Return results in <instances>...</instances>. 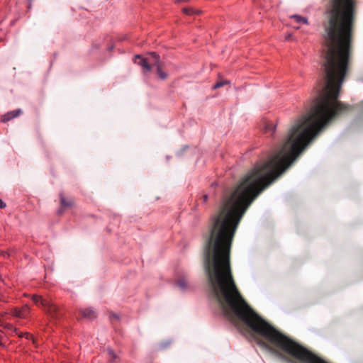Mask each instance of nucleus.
I'll list each match as a JSON object with an SVG mask.
<instances>
[{
  "label": "nucleus",
  "instance_id": "obj_1",
  "mask_svg": "<svg viewBox=\"0 0 363 363\" xmlns=\"http://www.w3.org/2000/svg\"><path fill=\"white\" fill-rule=\"evenodd\" d=\"M149 58H145L140 55H135V59L140 60L139 62L135 61V63H138L143 67V72L145 74L150 72L153 66L155 67L158 77L162 80L166 79L168 77V74L162 69L164 62L160 60V55L152 52L149 53Z\"/></svg>",
  "mask_w": 363,
  "mask_h": 363
},
{
  "label": "nucleus",
  "instance_id": "obj_2",
  "mask_svg": "<svg viewBox=\"0 0 363 363\" xmlns=\"http://www.w3.org/2000/svg\"><path fill=\"white\" fill-rule=\"evenodd\" d=\"M32 300L35 305H41L50 318L56 319L60 316L59 308L51 301L38 295H33Z\"/></svg>",
  "mask_w": 363,
  "mask_h": 363
},
{
  "label": "nucleus",
  "instance_id": "obj_3",
  "mask_svg": "<svg viewBox=\"0 0 363 363\" xmlns=\"http://www.w3.org/2000/svg\"><path fill=\"white\" fill-rule=\"evenodd\" d=\"M60 197L62 208L58 211V214H62L63 208H71L74 205V200L72 199H67L62 193L60 194Z\"/></svg>",
  "mask_w": 363,
  "mask_h": 363
},
{
  "label": "nucleus",
  "instance_id": "obj_4",
  "mask_svg": "<svg viewBox=\"0 0 363 363\" xmlns=\"http://www.w3.org/2000/svg\"><path fill=\"white\" fill-rule=\"evenodd\" d=\"M22 113V110L18 108L12 111H9L7 113L4 114L1 117V121L4 123L8 122L10 120L18 117L19 115Z\"/></svg>",
  "mask_w": 363,
  "mask_h": 363
},
{
  "label": "nucleus",
  "instance_id": "obj_5",
  "mask_svg": "<svg viewBox=\"0 0 363 363\" xmlns=\"http://www.w3.org/2000/svg\"><path fill=\"white\" fill-rule=\"evenodd\" d=\"M79 313L85 318L93 319L96 317V313L91 308L80 309Z\"/></svg>",
  "mask_w": 363,
  "mask_h": 363
},
{
  "label": "nucleus",
  "instance_id": "obj_6",
  "mask_svg": "<svg viewBox=\"0 0 363 363\" xmlns=\"http://www.w3.org/2000/svg\"><path fill=\"white\" fill-rule=\"evenodd\" d=\"M176 285L182 290H186L188 288V282L184 277H179L177 281Z\"/></svg>",
  "mask_w": 363,
  "mask_h": 363
},
{
  "label": "nucleus",
  "instance_id": "obj_7",
  "mask_svg": "<svg viewBox=\"0 0 363 363\" xmlns=\"http://www.w3.org/2000/svg\"><path fill=\"white\" fill-rule=\"evenodd\" d=\"M230 81L227 79H219L213 86V89H219L225 85L229 84Z\"/></svg>",
  "mask_w": 363,
  "mask_h": 363
},
{
  "label": "nucleus",
  "instance_id": "obj_8",
  "mask_svg": "<svg viewBox=\"0 0 363 363\" xmlns=\"http://www.w3.org/2000/svg\"><path fill=\"white\" fill-rule=\"evenodd\" d=\"M182 11L186 15H199L201 13V11L195 10L192 8H184Z\"/></svg>",
  "mask_w": 363,
  "mask_h": 363
},
{
  "label": "nucleus",
  "instance_id": "obj_9",
  "mask_svg": "<svg viewBox=\"0 0 363 363\" xmlns=\"http://www.w3.org/2000/svg\"><path fill=\"white\" fill-rule=\"evenodd\" d=\"M171 345V341L169 340H165L162 342H160L158 345L159 350H164L167 347H169Z\"/></svg>",
  "mask_w": 363,
  "mask_h": 363
},
{
  "label": "nucleus",
  "instance_id": "obj_10",
  "mask_svg": "<svg viewBox=\"0 0 363 363\" xmlns=\"http://www.w3.org/2000/svg\"><path fill=\"white\" fill-rule=\"evenodd\" d=\"M21 313L23 318H26L30 312V308L28 305H25L22 308L20 309Z\"/></svg>",
  "mask_w": 363,
  "mask_h": 363
},
{
  "label": "nucleus",
  "instance_id": "obj_11",
  "mask_svg": "<svg viewBox=\"0 0 363 363\" xmlns=\"http://www.w3.org/2000/svg\"><path fill=\"white\" fill-rule=\"evenodd\" d=\"M108 354L111 358V362H116V359L118 358L117 355L115 354L113 350L108 348Z\"/></svg>",
  "mask_w": 363,
  "mask_h": 363
},
{
  "label": "nucleus",
  "instance_id": "obj_12",
  "mask_svg": "<svg viewBox=\"0 0 363 363\" xmlns=\"http://www.w3.org/2000/svg\"><path fill=\"white\" fill-rule=\"evenodd\" d=\"M12 313L16 317L23 318L19 308H15Z\"/></svg>",
  "mask_w": 363,
  "mask_h": 363
},
{
  "label": "nucleus",
  "instance_id": "obj_13",
  "mask_svg": "<svg viewBox=\"0 0 363 363\" xmlns=\"http://www.w3.org/2000/svg\"><path fill=\"white\" fill-rule=\"evenodd\" d=\"M275 129V125L273 123H267L266 125V131L270 130L274 131Z\"/></svg>",
  "mask_w": 363,
  "mask_h": 363
},
{
  "label": "nucleus",
  "instance_id": "obj_14",
  "mask_svg": "<svg viewBox=\"0 0 363 363\" xmlns=\"http://www.w3.org/2000/svg\"><path fill=\"white\" fill-rule=\"evenodd\" d=\"M291 18H294L297 23H301L302 20V16L299 15H293L291 16Z\"/></svg>",
  "mask_w": 363,
  "mask_h": 363
},
{
  "label": "nucleus",
  "instance_id": "obj_15",
  "mask_svg": "<svg viewBox=\"0 0 363 363\" xmlns=\"http://www.w3.org/2000/svg\"><path fill=\"white\" fill-rule=\"evenodd\" d=\"M201 200L202 201V202L203 203H206L207 200H208V195L207 194H204L201 197Z\"/></svg>",
  "mask_w": 363,
  "mask_h": 363
},
{
  "label": "nucleus",
  "instance_id": "obj_16",
  "mask_svg": "<svg viewBox=\"0 0 363 363\" xmlns=\"http://www.w3.org/2000/svg\"><path fill=\"white\" fill-rule=\"evenodd\" d=\"M6 203L1 199H0V208H4L6 207Z\"/></svg>",
  "mask_w": 363,
  "mask_h": 363
},
{
  "label": "nucleus",
  "instance_id": "obj_17",
  "mask_svg": "<svg viewBox=\"0 0 363 363\" xmlns=\"http://www.w3.org/2000/svg\"><path fill=\"white\" fill-rule=\"evenodd\" d=\"M301 23H303L304 24H308V21L306 18L302 16V20H301Z\"/></svg>",
  "mask_w": 363,
  "mask_h": 363
},
{
  "label": "nucleus",
  "instance_id": "obj_18",
  "mask_svg": "<svg viewBox=\"0 0 363 363\" xmlns=\"http://www.w3.org/2000/svg\"><path fill=\"white\" fill-rule=\"evenodd\" d=\"M25 336H26V337L27 339H33V336H32V335H30V334H29V333H26V334H25Z\"/></svg>",
  "mask_w": 363,
  "mask_h": 363
},
{
  "label": "nucleus",
  "instance_id": "obj_19",
  "mask_svg": "<svg viewBox=\"0 0 363 363\" xmlns=\"http://www.w3.org/2000/svg\"><path fill=\"white\" fill-rule=\"evenodd\" d=\"M111 319L115 318V319L118 320V316L116 314H112L111 316Z\"/></svg>",
  "mask_w": 363,
  "mask_h": 363
},
{
  "label": "nucleus",
  "instance_id": "obj_20",
  "mask_svg": "<svg viewBox=\"0 0 363 363\" xmlns=\"http://www.w3.org/2000/svg\"><path fill=\"white\" fill-rule=\"evenodd\" d=\"M187 0H175V1L177 3H179V2H182V1H186Z\"/></svg>",
  "mask_w": 363,
  "mask_h": 363
},
{
  "label": "nucleus",
  "instance_id": "obj_21",
  "mask_svg": "<svg viewBox=\"0 0 363 363\" xmlns=\"http://www.w3.org/2000/svg\"><path fill=\"white\" fill-rule=\"evenodd\" d=\"M290 37H291V35H287V36L286 37V40H288V39H289V38H290Z\"/></svg>",
  "mask_w": 363,
  "mask_h": 363
}]
</instances>
